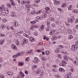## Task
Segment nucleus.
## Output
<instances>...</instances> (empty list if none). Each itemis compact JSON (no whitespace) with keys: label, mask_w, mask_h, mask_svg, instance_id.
<instances>
[{"label":"nucleus","mask_w":78,"mask_h":78,"mask_svg":"<svg viewBox=\"0 0 78 78\" xmlns=\"http://www.w3.org/2000/svg\"><path fill=\"white\" fill-rule=\"evenodd\" d=\"M43 11H45V12L46 14H50L51 12V10H50V8L48 7H46L45 9H44Z\"/></svg>","instance_id":"obj_1"},{"label":"nucleus","mask_w":78,"mask_h":78,"mask_svg":"<svg viewBox=\"0 0 78 78\" xmlns=\"http://www.w3.org/2000/svg\"><path fill=\"white\" fill-rule=\"evenodd\" d=\"M67 64V62L65 61H63L62 63H59V65L60 66H63V67H65L66 66V64Z\"/></svg>","instance_id":"obj_2"},{"label":"nucleus","mask_w":78,"mask_h":78,"mask_svg":"<svg viewBox=\"0 0 78 78\" xmlns=\"http://www.w3.org/2000/svg\"><path fill=\"white\" fill-rule=\"evenodd\" d=\"M78 48V45L76 44H74L72 45V49L73 50H76Z\"/></svg>","instance_id":"obj_3"},{"label":"nucleus","mask_w":78,"mask_h":78,"mask_svg":"<svg viewBox=\"0 0 78 78\" xmlns=\"http://www.w3.org/2000/svg\"><path fill=\"white\" fill-rule=\"evenodd\" d=\"M75 20V18L74 16H72L69 19L68 21L70 23H73L74 20Z\"/></svg>","instance_id":"obj_4"},{"label":"nucleus","mask_w":78,"mask_h":78,"mask_svg":"<svg viewBox=\"0 0 78 78\" xmlns=\"http://www.w3.org/2000/svg\"><path fill=\"white\" fill-rule=\"evenodd\" d=\"M34 60L33 61V62L35 64H37L38 62H39V59L37 57H35L34 58Z\"/></svg>","instance_id":"obj_5"},{"label":"nucleus","mask_w":78,"mask_h":78,"mask_svg":"<svg viewBox=\"0 0 78 78\" xmlns=\"http://www.w3.org/2000/svg\"><path fill=\"white\" fill-rule=\"evenodd\" d=\"M23 44H24V45H25V44H27L28 42V40L27 38H24L23 39Z\"/></svg>","instance_id":"obj_6"},{"label":"nucleus","mask_w":78,"mask_h":78,"mask_svg":"<svg viewBox=\"0 0 78 78\" xmlns=\"http://www.w3.org/2000/svg\"><path fill=\"white\" fill-rule=\"evenodd\" d=\"M40 31H44V28H45V26H44V24H42L40 26Z\"/></svg>","instance_id":"obj_7"},{"label":"nucleus","mask_w":78,"mask_h":78,"mask_svg":"<svg viewBox=\"0 0 78 78\" xmlns=\"http://www.w3.org/2000/svg\"><path fill=\"white\" fill-rule=\"evenodd\" d=\"M55 33V31L54 30H51L50 32V35H53Z\"/></svg>","instance_id":"obj_8"},{"label":"nucleus","mask_w":78,"mask_h":78,"mask_svg":"<svg viewBox=\"0 0 78 78\" xmlns=\"http://www.w3.org/2000/svg\"><path fill=\"white\" fill-rule=\"evenodd\" d=\"M14 27H17L18 26V22L16 21H15L14 22Z\"/></svg>","instance_id":"obj_9"},{"label":"nucleus","mask_w":78,"mask_h":78,"mask_svg":"<svg viewBox=\"0 0 78 78\" xmlns=\"http://www.w3.org/2000/svg\"><path fill=\"white\" fill-rule=\"evenodd\" d=\"M12 48L13 49V50H17V47L15 45L13 44L12 45Z\"/></svg>","instance_id":"obj_10"},{"label":"nucleus","mask_w":78,"mask_h":78,"mask_svg":"<svg viewBox=\"0 0 78 78\" xmlns=\"http://www.w3.org/2000/svg\"><path fill=\"white\" fill-rule=\"evenodd\" d=\"M30 37V41H31V42H32L35 41V39H34V38H33L31 37Z\"/></svg>","instance_id":"obj_11"},{"label":"nucleus","mask_w":78,"mask_h":78,"mask_svg":"<svg viewBox=\"0 0 78 78\" xmlns=\"http://www.w3.org/2000/svg\"><path fill=\"white\" fill-rule=\"evenodd\" d=\"M41 72V69H38L35 72V73L36 75H39V73Z\"/></svg>","instance_id":"obj_12"},{"label":"nucleus","mask_w":78,"mask_h":78,"mask_svg":"<svg viewBox=\"0 0 78 78\" xmlns=\"http://www.w3.org/2000/svg\"><path fill=\"white\" fill-rule=\"evenodd\" d=\"M72 12L73 13L77 14V13H78V10L77 9H74L73 10Z\"/></svg>","instance_id":"obj_13"},{"label":"nucleus","mask_w":78,"mask_h":78,"mask_svg":"<svg viewBox=\"0 0 78 78\" xmlns=\"http://www.w3.org/2000/svg\"><path fill=\"white\" fill-rule=\"evenodd\" d=\"M51 39L52 40L53 39V41H55V40H56V39H57V37H56V36H53L52 37Z\"/></svg>","instance_id":"obj_14"},{"label":"nucleus","mask_w":78,"mask_h":78,"mask_svg":"<svg viewBox=\"0 0 78 78\" xmlns=\"http://www.w3.org/2000/svg\"><path fill=\"white\" fill-rule=\"evenodd\" d=\"M23 35L24 37H27V38H28V39H29V38H30V36L28 35L25 33L23 34Z\"/></svg>","instance_id":"obj_15"},{"label":"nucleus","mask_w":78,"mask_h":78,"mask_svg":"<svg viewBox=\"0 0 78 78\" xmlns=\"http://www.w3.org/2000/svg\"><path fill=\"white\" fill-rule=\"evenodd\" d=\"M59 70L60 72H65V70L62 68H59Z\"/></svg>","instance_id":"obj_16"},{"label":"nucleus","mask_w":78,"mask_h":78,"mask_svg":"<svg viewBox=\"0 0 78 78\" xmlns=\"http://www.w3.org/2000/svg\"><path fill=\"white\" fill-rule=\"evenodd\" d=\"M63 58L65 60H66V61H67L69 59V57H67V56H66V55H64L63 56Z\"/></svg>","instance_id":"obj_17"},{"label":"nucleus","mask_w":78,"mask_h":78,"mask_svg":"<svg viewBox=\"0 0 78 78\" xmlns=\"http://www.w3.org/2000/svg\"><path fill=\"white\" fill-rule=\"evenodd\" d=\"M62 7H66L67 6V4L66 2H64L62 4Z\"/></svg>","instance_id":"obj_18"},{"label":"nucleus","mask_w":78,"mask_h":78,"mask_svg":"<svg viewBox=\"0 0 78 78\" xmlns=\"http://www.w3.org/2000/svg\"><path fill=\"white\" fill-rule=\"evenodd\" d=\"M56 23L57 25H61V21L57 20L56 22Z\"/></svg>","instance_id":"obj_19"},{"label":"nucleus","mask_w":78,"mask_h":78,"mask_svg":"<svg viewBox=\"0 0 78 78\" xmlns=\"http://www.w3.org/2000/svg\"><path fill=\"white\" fill-rule=\"evenodd\" d=\"M1 28H2V29H5V24H2L1 26Z\"/></svg>","instance_id":"obj_20"},{"label":"nucleus","mask_w":78,"mask_h":78,"mask_svg":"<svg viewBox=\"0 0 78 78\" xmlns=\"http://www.w3.org/2000/svg\"><path fill=\"white\" fill-rule=\"evenodd\" d=\"M74 64V66H78V62L77 61H74L73 62Z\"/></svg>","instance_id":"obj_21"},{"label":"nucleus","mask_w":78,"mask_h":78,"mask_svg":"<svg viewBox=\"0 0 78 78\" xmlns=\"http://www.w3.org/2000/svg\"><path fill=\"white\" fill-rule=\"evenodd\" d=\"M71 78V75L67 74L65 76V78Z\"/></svg>","instance_id":"obj_22"},{"label":"nucleus","mask_w":78,"mask_h":78,"mask_svg":"<svg viewBox=\"0 0 78 78\" xmlns=\"http://www.w3.org/2000/svg\"><path fill=\"white\" fill-rule=\"evenodd\" d=\"M55 3H54L55 5H57L59 4V1H57V0H55Z\"/></svg>","instance_id":"obj_23"},{"label":"nucleus","mask_w":78,"mask_h":78,"mask_svg":"<svg viewBox=\"0 0 78 78\" xmlns=\"http://www.w3.org/2000/svg\"><path fill=\"white\" fill-rule=\"evenodd\" d=\"M36 19H40L41 20H42L43 19V17L37 16L36 17Z\"/></svg>","instance_id":"obj_24"},{"label":"nucleus","mask_w":78,"mask_h":78,"mask_svg":"<svg viewBox=\"0 0 78 78\" xmlns=\"http://www.w3.org/2000/svg\"><path fill=\"white\" fill-rule=\"evenodd\" d=\"M55 51L56 52V53H59L60 51V49L59 48H56L55 50Z\"/></svg>","instance_id":"obj_25"},{"label":"nucleus","mask_w":78,"mask_h":78,"mask_svg":"<svg viewBox=\"0 0 78 78\" xmlns=\"http://www.w3.org/2000/svg\"><path fill=\"white\" fill-rule=\"evenodd\" d=\"M68 8L69 10L70 11V10H72V5H70L68 7Z\"/></svg>","instance_id":"obj_26"},{"label":"nucleus","mask_w":78,"mask_h":78,"mask_svg":"<svg viewBox=\"0 0 78 78\" xmlns=\"http://www.w3.org/2000/svg\"><path fill=\"white\" fill-rule=\"evenodd\" d=\"M0 9L2 11H5V7H4V6H2L1 7Z\"/></svg>","instance_id":"obj_27"},{"label":"nucleus","mask_w":78,"mask_h":78,"mask_svg":"<svg viewBox=\"0 0 78 78\" xmlns=\"http://www.w3.org/2000/svg\"><path fill=\"white\" fill-rule=\"evenodd\" d=\"M18 65L19 66H23V63L21 62H20L18 63Z\"/></svg>","instance_id":"obj_28"},{"label":"nucleus","mask_w":78,"mask_h":78,"mask_svg":"<svg viewBox=\"0 0 78 78\" xmlns=\"http://www.w3.org/2000/svg\"><path fill=\"white\" fill-rule=\"evenodd\" d=\"M73 38V36L72 35H69L68 37L69 39H72Z\"/></svg>","instance_id":"obj_29"},{"label":"nucleus","mask_w":78,"mask_h":78,"mask_svg":"<svg viewBox=\"0 0 78 78\" xmlns=\"http://www.w3.org/2000/svg\"><path fill=\"white\" fill-rule=\"evenodd\" d=\"M37 68V66L36 65H33L32 66V69L34 70V69H35Z\"/></svg>","instance_id":"obj_30"},{"label":"nucleus","mask_w":78,"mask_h":78,"mask_svg":"<svg viewBox=\"0 0 78 78\" xmlns=\"http://www.w3.org/2000/svg\"><path fill=\"white\" fill-rule=\"evenodd\" d=\"M23 53V52H20L19 53H18L17 54H18V55L19 56H21V55H22Z\"/></svg>","instance_id":"obj_31"},{"label":"nucleus","mask_w":78,"mask_h":78,"mask_svg":"<svg viewBox=\"0 0 78 78\" xmlns=\"http://www.w3.org/2000/svg\"><path fill=\"white\" fill-rule=\"evenodd\" d=\"M42 13V10H40L39 12H38L35 13L36 14H41Z\"/></svg>","instance_id":"obj_32"},{"label":"nucleus","mask_w":78,"mask_h":78,"mask_svg":"<svg viewBox=\"0 0 78 78\" xmlns=\"http://www.w3.org/2000/svg\"><path fill=\"white\" fill-rule=\"evenodd\" d=\"M18 56H19V55H18V54H17L16 55H14L13 56V58H17V57H18Z\"/></svg>","instance_id":"obj_33"},{"label":"nucleus","mask_w":78,"mask_h":78,"mask_svg":"<svg viewBox=\"0 0 78 78\" xmlns=\"http://www.w3.org/2000/svg\"><path fill=\"white\" fill-rule=\"evenodd\" d=\"M30 2L29 1H26V4H27L28 5H29L30 3Z\"/></svg>","instance_id":"obj_34"},{"label":"nucleus","mask_w":78,"mask_h":78,"mask_svg":"<svg viewBox=\"0 0 78 78\" xmlns=\"http://www.w3.org/2000/svg\"><path fill=\"white\" fill-rule=\"evenodd\" d=\"M45 53L46 55H49V54H50V52L49 51H46Z\"/></svg>","instance_id":"obj_35"},{"label":"nucleus","mask_w":78,"mask_h":78,"mask_svg":"<svg viewBox=\"0 0 78 78\" xmlns=\"http://www.w3.org/2000/svg\"><path fill=\"white\" fill-rule=\"evenodd\" d=\"M23 33V32H22V31H20L19 32L17 33V34H22Z\"/></svg>","instance_id":"obj_36"},{"label":"nucleus","mask_w":78,"mask_h":78,"mask_svg":"<svg viewBox=\"0 0 78 78\" xmlns=\"http://www.w3.org/2000/svg\"><path fill=\"white\" fill-rule=\"evenodd\" d=\"M65 45H67V46H66V45H65V48H67V49H68V44L65 43Z\"/></svg>","instance_id":"obj_37"},{"label":"nucleus","mask_w":78,"mask_h":78,"mask_svg":"<svg viewBox=\"0 0 78 78\" xmlns=\"http://www.w3.org/2000/svg\"><path fill=\"white\" fill-rule=\"evenodd\" d=\"M0 36L1 37H5V34H0Z\"/></svg>","instance_id":"obj_38"},{"label":"nucleus","mask_w":78,"mask_h":78,"mask_svg":"<svg viewBox=\"0 0 78 78\" xmlns=\"http://www.w3.org/2000/svg\"><path fill=\"white\" fill-rule=\"evenodd\" d=\"M5 12L6 14H8L9 13V10H7L5 11Z\"/></svg>","instance_id":"obj_39"},{"label":"nucleus","mask_w":78,"mask_h":78,"mask_svg":"<svg viewBox=\"0 0 78 78\" xmlns=\"http://www.w3.org/2000/svg\"><path fill=\"white\" fill-rule=\"evenodd\" d=\"M39 1H40V0H36L35 3H39Z\"/></svg>","instance_id":"obj_40"},{"label":"nucleus","mask_w":78,"mask_h":78,"mask_svg":"<svg viewBox=\"0 0 78 78\" xmlns=\"http://www.w3.org/2000/svg\"><path fill=\"white\" fill-rule=\"evenodd\" d=\"M43 16L44 18H46L47 17V15L46 14H44Z\"/></svg>","instance_id":"obj_41"},{"label":"nucleus","mask_w":78,"mask_h":78,"mask_svg":"<svg viewBox=\"0 0 78 78\" xmlns=\"http://www.w3.org/2000/svg\"><path fill=\"white\" fill-rule=\"evenodd\" d=\"M21 4L22 5H25L26 4V2H24V1H22L21 2Z\"/></svg>","instance_id":"obj_42"},{"label":"nucleus","mask_w":78,"mask_h":78,"mask_svg":"<svg viewBox=\"0 0 78 78\" xmlns=\"http://www.w3.org/2000/svg\"><path fill=\"white\" fill-rule=\"evenodd\" d=\"M5 42V40H2L1 41V44H3Z\"/></svg>","instance_id":"obj_43"},{"label":"nucleus","mask_w":78,"mask_h":78,"mask_svg":"<svg viewBox=\"0 0 78 78\" xmlns=\"http://www.w3.org/2000/svg\"><path fill=\"white\" fill-rule=\"evenodd\" d=\"M20 42L19 41H16V44L17 45H19V43Z\"/></svg>","instance_id":"obj_44"},{"label":"nucleus","mask_w":78,"mask_h":78,"mask_svg":"<svg viewBox=\"0 0 78 78\" xmlns=\"http://www.w3.org/2000/svg\"><path fill=\"white\" fill-rule=\"evenodd\" d=\"M50 25V21H47V26H49Z\"/></svg>","instance_id":"obj_45"},{"label":"nucleus","mask_w":78,"mask_h":78,"mask_svg":"<svg viewBox=\"0 0 78 78\" xmlns=\"http://www.w3.org/2000/svg\"><path fill=\"white\" fill-rule=\"evenodd\" d=\"M11 4L13 6H15V5H16V4H15L12 2H11Z\"/></svg>","instance_id":"obj_46"},{"label":"nucleus","mask_w":78,"mask_h":78,"mask_svg":"<svg viewBox=\"0 0 78 78\" xmlns=\"http://www.w3.org/2000/svg\"><path fill=\"white\" fill-rule=\"evenodd\" d=\"M11 16L12 17H15V13H12V14H11Z\"/></svg>","instance_id":"obj_47"},{"label":"nucleus","mask_w":78,"mask_h":78,"mask_svg":"<svg viewBox=\"0 0 78 78\" xmlns=\"http://www.w3.org/2000/svg\"><path fill=\"white\" fill-rule=\"evenodd\" d=\"M55 62H56L57 64H58L59 63V61L58 59H56L55 60Z\"/></svg>","instance_id":"obj_48"},{"label":"nucleus","mask_w":78,"mask_h":78,"mask_svg":"<svg viewBox=\"0 0 78 78\" xmlns=\"http://www.w3.org/2000/svg\"><path fill=\"white\" fill-rule=\"evenodd\" d=\"M52 67H54V68H56V67H58V66L57 65H53L52 66Z\"/></svg>","instance_id":"obj_49"},{"label":"nucleus","mask_w":78,"mask_h":78,"mask_svg":"<svg viewBox=\"0 0 78 78\" xmlns=\"http://www.w3.org/2000/svg\"><path fill=\"white\" fill-rule=\"evenodd\" d=\"M42 60H43V61H46V58H45V57H43V58L42 59Z\"/></svg>","instance_id":"obj_50"},{"label":"nucleus","mask_w":78,"mask_h":78,"mask_svg":"<svg viewBox=\"0 0 78 78\" xmlns=\"http://www.w3.org/2000/svg\"><path fill=\"white\" fill-rule=\"evenodd\" d=\"M58 56L59 58L60 59H61L62 56L60 54H58Z\"/></svg>","instance_id":"obj_51"},{"label":"nucleus","mask_w":78,"mask_h":78,"mask_svg":"<svg viewBox=\"0 0 78 78\" xmlns=\"http://www.w3.org/2000/svg\"><path fill=\"white\" fill-rule=\"evenodd\" d=\"M5 78V76L3 75H1L0 76V78Z\"/></svg>","instance_id":"obj_52"},{"label":"nucleus","mask_w":78,"mask_h":78,"mask_svg":"<svg viewBox=\"0 0 78 78\" xmlns=\"http://www.w3.org/2000/svg\"><path fill=\"white\" fill-rule=\"evenodd\" d=\"M46 30L47 31H48L50 29H49V27H48L47 28H46Z\"/></svg>","instance_id":"obj_53"},{"label":"nucleus","mask_w":78,"mask_h":78,"mask_svg":"<svg viewBox=\"0 0 78 78\" xmlns=\"http://www.w3.org/2000/svg\"><path fill=\"white\" fill-rule=\"evenodd\" d=\"M27 12H29V11H30V8H27Z\"/></svg>","instance_id":"obj_54"},{"label":"nucleus","mask_w":78,"mask_h":78,"mask_svg":"<svg viewBox=\"0 0 78 78\" xmlns=\"http://www.w3.org/2000/svg\"><path fill=\"white\" fill-rule=\"evenodd\" d=\"M60 48H64V46L62 45H60Z\"/></svg>","instance_id":"obj_55"},{"label":"nucleus","mask_w":78,"mask_h":78,"mask_svg":"<svg viewBox=\"0 0 78 78\" xmlns=\"http://www.w3.org/2000/svg\"><path fill=\"white\" fill-rule=\"evenodd\" d=\"M2 21L3 22H6V20L5 19H4L2 20Z\"/></svg>","instance_id":"obj_56"},{"label":"nucleus","mask_w":78,"mask_h":78,"mask_svg":"<svg viewBox=\"0 0 78 78\" xmlns=\"http://www.w3.org/2000/svg\"><path fill=\"white\" fill-rule=\"evenodd\" d=\"M68 32V33L69 34H70L71 33V31H70V30H67Z\"/></svg>","instance_id":"obj_57"},{"label":"nucleus","mask_w":78,"mask_h":78,"mask_svg":"<svg viewBox=\"0 0 78 78\" xmlns=\"http://www.w3.org/2000/svg\"><path fill=\"white\" fill-rule=\"evenodd\" d=\"M55 26V23H53L52 24H51V27H54Z\"/></svg>","instance_id":"obj_58"},{"label":"nucleus","mask_w":78,"mask_h":78,"mask_svg":"<svg viewBox=\"0 0 78 78\" xmlns=\"http://www.w3.org/2000/svg\"><path fill=\"white\" fill-rule=\"evenodd\" d=\"M34 34L35 36H37V35H38V34L37 32H35Z\"/></svg>","instance_id":"obj_59"},{"label":"nucleus","mask_w":78,"mask_h":78,"mask_svg":"<svg viewBox=\"0 0 78 78\" xmlns=\"http://www.w3.org/2000/svg\"><path fill=\"white\" fill-rule=\"evenodd\" d=\"M52 72H56V70H55V68H54L52 69Z\"/></svg>","instance_id":"obj_60"},{"label":"nucleus","mask_w":78,"mask_h":78,"mask_svg":"<svg viewBox=\"0 0 78 78\" xmlns=\"http://www.w3.org/2000/svg\"><path fill=\"white\" fill-rule=\"evenodd\" d=\"M10 27L11 30H14V28H13V27L12 26H10Z\"/></svg>","instance_id":"obj_61"},{"label":"nucleus","mask_w":78,"mask_h":78,"mask_svg":"<svg viewBox=\"0 0 78 78\" xmlns=\"http://www.w3.org/2000/svg\"><path fill=\"white\" fill-rule=\"evenodd\" d=\"M75 23H78V19H76V21L75 22Z\"/></svg>","instance_id":"obj_62"},{"label":"nucleus","mask_w":78,"mask_h":78,"mask_svg":"<svg viewBox=\"0 0 78 78\" xmlns=\"http://www.w3.org/2000/svg\"><path fill=\"white\" fill-rule=\"evenodd\" d=\"M55 76L56 77V78H59L60 77V76L58 75H55Z\"/></svg>","instance_id":"obj_63"},{"label":"nucleus","mask_w":78,"mask_h":78,"mask_svg":"<svg viewBox=\"0 0 78 78\" xmlns=\"http://www.w3.org/2000/svg\"><path fill=\"white\" fill-rule=\"evenodd\" d=\"M51 20L52 21H54L55 20V18L51 17Z\"/></svg>","instance_id":"obj_64"}]
</instances>
